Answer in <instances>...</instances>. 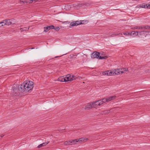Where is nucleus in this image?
<instances>
[{
  "instance_id": "72a5a7b5",
  "label": "nucleus",
  "mask_w": 150,
  "mask_h": 150,
  "mask_svg": "<svg viewBox=\"0 0 150 150\" xmlns=\"http://www.w3.org/2000/svg\"><path fill=\"white\" fill-rule=\"evenodd\" d=\"M145 29H150V26L146 25V27L145 28Z\"/></svg>"
},
{
  "instance_id": "393cba45",
  "label": "nucleus",
  "mask_w": 150,
  "mask_h": 150,
  "mask_svg": "<svg viewBox=\"0 0 150 150\" xmlns=\"http://www.w3.org/2000/svg\"><path fill=\"white\" fill-rule=\"evenodd\" d=\"M114 75L113 71H108V76Z\"/></svg>"
},
{
  "instance_id": "4c0bfd02",
  "label": "nucleus",
  "mask_w": 150,
  "mask_h": 150,
  "mask_svg": "<svg viewBox=\"0 0 150 150\" xmlns=\"http://www.w3.org/2000/svg\"><path fill=\"white\" fill-rule=\"evenodd\" d=\"M1 25V24H0V25Z\"/></svg>"
},
{
  "instance_id": "c756f323",
  "label": "nucleus",
  "mask_w": 150,
  "mask_h": 150,
  "mask_svg": "<svg viewBox=\"0 0 150 150\" xmlns=\"http://www.w3.org/2000/svg\"><path fill=\"white\" fill-rule=\"evenodd\" d=\"M146 27V25H143L140 26L141 30L145 29V28Z\"/></svg>"
},
{
  "instance_id": "20e7f679",
  "label": "nucleus",
  "mask_w": 150,
  "mask_h": 150,
  "mask_svg": "<svg viewBox=\"0 0 150 150\" xmlns=\"http://www.w3.org/2000/svg\"><path fill=\"white\" fill-rule=\"evenodd\" d=\"M74 75L70 74L67 75L65 77L66 82L71 81L74 80Z\"/></svg>"
},
{
  "instance_id": "b1692460",
  "label": "nucleus",
  "mask_w": 150,
  "mask_h": 150,
  "mask_svg": "<svg viewBox=\"0 0 150 150\" xmlns=\"http://www.w3.org/2000/svg\"><path fill=\"white\" fill-rule=\"evenodd\" d=\"M149 35H150V31H145V37H146Z\"/></svg>"
},
{
  "instance_id": "f03ea898",
  "label": "nucleus",
  "mask_w": 150,
  "mask_h": 150,
  "mask_svg": "<svg viewBox=\"0 0 150 150\" xmlns=\"http://www.w3.org/2000/svg\"><path fill=\"white\" fill-rule=\"evenodd\" d=\"M103 103V101L102 100H100L96 101H95L92 103L93 107H96L98 106H100Z\"/></svg>"
},
{
  "instance_id": "f704fd0d",
  "label": "nucleus",
  "mask_w": 150,
  "mask_h": 150,
  "mask_svg": "<svg viewBox=\"0 0 150 150\" xmlns=\"http://www.w3.org/2000/svg\"><path fill=\"white\" fill-rule=\"evenodd\" d=\"M104 113H108L110 112V110H106L104 111Z\"/></svg>"
},
{
  "instance_id": "2f4dec72",
  "label": "nucleus",
  "mask_w": 150,
  "mask_h": 150,
  "mask_svg": "<svg viewBox=\"0 0 150 150\" xmlns=\"http://www.w3.org/2000/svg\"><path fill=\"white\" fill-rule=\"evenodd\" d=\"M145 72L146 73H150V69H149L145 70Z\"/></svg>"
},
{
  "instance_id": "c85d7f7f",
  "label": "nucleus",
  "mask_w": 150,
  "mask_h": 150,
  "mask_svg": "<svg viewBox=\"0 0 150 150\" xmlns=\"http://www.w3.org/2000/svg\"><path fill=\"white\" fill-rule=\"evenodd\" d=\"M53 29H54L56 31H58L60 29V28L58 27H55L54 26V28Z\"/></svg>"
},
{
  "instance_id": "ddd939ff",
  "label": "nucleus",
  "mask_w": 150,
  "mask_h": 150,
  "mask_svg": "<svg viewBox=\"0 0 150 150\" xmlns=\"http://www.w3.org/2000/svg\"><path fill=\"white\" fill-rule=\"evenodd\" d=\"M65 77L64 76H61L58 78V81L60 82H65Z\"/></svg>"
},
{
  "instance_id": "9b49d317",
  "label": "nucleus",
  "mask_w": 150,
  "mask_h": 150,
  "mask_svg": "<svg viewBox=\"0 0 150 150\" xmlns=\"http://www.w3.org/2000/svg\"><path fill=\"white\" fill-rule=\"evenodd\" d=\"M114 75H115L119 74H121L120 69H117L113 71Z\"/></svg>"
},
{
  "instance_id": "6ab92c4d",
  "label": "nucleus",
  "mask_w": 150,
  "mask_h": 150,
  "mask_svg": "<svg viewBox=\"0 0 150 150\" xmlns=\"http://www.w3.org/2000/svg\"><path fill=\"white\" fill-rule=\"evenodd\" d=\"M141 28L140 27V26H137L134 27L132 28L131 29L133 30L135 29L141 30Z\"/></svg>"
},
{
  "instance_id": "bb28decb",
  "label": "nucleus",
  "mask_w": 150,
  "mask_h": 150,
  "mask_svg": "<svg viewBox=\"0 0 150 150\" xmlns=\"http://www.w3.org/2000/svg\"><path fill=\"white\" fill-rule=\"evenodd\" d=\"M102 74L104 75L108 76V71H106L103 72Z\"/></svg>"
},
{
  "instance_id": "412c9836",
  "label": "nucleus",
  "mask_w": 150,
  "mask_h": 150,
  "mask_svg": "<svg viewBox=\"0 0 150 150\" xmlns=\"http://www.w3.org/2000/svg\"><path fill=\"white\" fill-rule=\"evenodd\" d=\"M108 57L107 56H99V57L98 59H105L108 58Z\"/></svg>"
},
{
  "instance_id": "1a4fd4ad",
  "label": "nucleus",
  "mask_w": 150,
  "mask_h": 150,
  "mask_svg": "<svg viewBox=\"0 0 150 150\" xmlns=\"http://www.w3.org/2000/svg\"><path fill=\"white\" fill-rule=\"evenodd\" d=\"M131 35L133 37H135L136 36H138L139 37V32H135L134 31H132L130 33Z\"/></svg>"
},
{
  "instance_id": "4468645a",
  "label": "nucleus",
  "mask_w": 150,
  "mask_h": 150,
  "mask_svg": "<svg viewBox=\"0 0 150 150\" xmlns=\"http://www.w3.org/2000/svg\"><path fill=\"white\" fill-rule=\"evenodd\" d=\"M49 143V142H47L43 143L42 144H41L39 145L38 146V148H39L42 147V146H45L47 144Z\"/></svg>"
},
{
  "instance_id": "f257e3e1",
  "label": "nucleus",
  "mask_w": 150,
  "mask_h": 150,
  "mask_svg": "<svg viewBox=\"0 0 150 150\" xmlns=\"http://www.w3.org/2000/svg\"><path fill=\"white\" fill-rule=\"evenodd\" d=\"M34 86L33 83L32 81L25 82L21 84L18 87V89L17 87L13 86L12 87V94L13 96H16L17 95V92L18 91L21 92H28L32 89Z\"/></svg>"
},
{
  "instance_id": "0eeeda50",
  "label": "nucleus",
  "mask_w": 150,
  "mask_h": 150,
  "mask_svg": "<svg viewBox=\"0 0 150 150\" xmlns=\"http://www.w3.org/2000/svg\"><path fill=\"white\" fill-rule=\"evenodd\" d=\"M5 20L6 22V25H9L12 24H13L14 23L13 21V20L8 19Z\"/></svg>"
},
{
  "instance_id": "39448f33",
  "label": "nucleus",
  "mask_w": 150,
  "mask_h": 150,
  "mask_svg": "<svg viewBox=\"0 0 150 150\" xmlns=\"http://www.w3.org/2000/svg\"><path fill=\"white\" fill-rule=\"evenodd\" d=\"M100 55V53L99 52L95 51L91 54V57L92 58H96L98 59Z\"/></svg>"
},
{
  "instance_id": "f3484780",
  "label": "nucleus",
  "mask_w": 150,
  "mask_h": 150,
  "mask_svg": "<svg viewBox=\"0 0 150 150\" xmlns=\"http://www.w3.org/2000/svg\"><path fill=\"white\" fill-rule=\"evenodd\" d=\"M87 140H88L87 139H86V138H83V137L79 139H78V140H79V142H85V141H86Z\"/></svg>"
},
{
  "instance_id": "aec40b11",
  "label": "nucleus",
  "mask_w": 150,
  "mask_h": 150,
  "mask_svg": "<svg viewBox=\"0 0 150 150\" xmlns=\"http://www.w3.org/2000/svg\"><path fill=\"white\" fill-rule=\"evenodd\" d=\"M6 22L5 20H4L2 22H0V24H1V25H0V27L3 26L5 25H6Z\"/></svg>"
},
{
  "instance_id": "7c9ffc66",
  "label": "nucleus",
  "mask_w": 150,
  "mask_h": 150,
  "mask_svg": "<svg viewBox=\"0 0 150 150\" xmlns=\"http://www.w3.org/2000/svg\"><path fill=\"white\" fill-rule=\"evenodd\" d=\"M81 21V22L82 23H83L82 24H85V23H87L88 22V21L87 20L82 21Z\"/></svg>"
},
{
  "instance_id": "dca6fc26",
  "label": "nucleus",
  "mask_w": 150,
  "mask_h": 150,
  "mask_svg": "<svg viewBox=\"0 0 150 150\" xmlns=\"http://www.w3.org/2000/svg\"><path fill=\"white\" fill-rule=\"evenodd\" d=\"M145 31L144 30L139 32V36L140 35H143L145 37Z\"/></svg>"
},
{
  "instance_id": "a878e982",
  "label": "nucleus",
  "mask_w": 150,
  "mask_h": 150,
  "mask_svg": "<svg viewBox=\"0 0 150 150\" xmlns=\"http://www.w3.org/2000/svg\"><path fill=\"white\" fill-rule=\"evenodd\" d=\"M29 28L28 27H25L23 28H21V31H23L24 30L27 31L29 29Z\"/></svg>"
},
{
  "instance_id": "c9c22d12",
  "label": "nucleus",
  "mask_w": 150,
  "mask_h": 150,
  "mask_svg": "<svg viewBox=\"0 0 150 150\" xmlns=\"http://www.w3.org/2000/svg\"><path fill=\"white\" fill-rule=\"evenodd\" d=\"M4 135H1V136H0V139H1V138L4 136Z\"/></svg>"
},
{
  "instance_id": "423d86ee",
  "label": "nucleus",
  "mask_w": 150,
  "mask_h": 150,
  "mask_svg": "<svg viewBox=\"0 0 150 150\" xmlns=\"http://www.w3.org/2000/svg\"><path fill=\"white\" fill-rule=\"evenodd\" d=\"M83 23H82L81 21H76L75 22H73L71 23L70 24V26H73L76 25H78L81 24H82Z\"/></svg>"
},
{
  "instance_id": "4be33fe9",
  "label": "nucleus",
  "mask_w": 150,
  "mask_h": 150,
  "mask_svg": "<svg viewBox=\"0 0 150 150\" xmlns=\"http://www.w3.org/2000/svg\"><path fill=\"white\" fill-rule=\"evenodd\" d=\"M74 80H79L81 79H82V78L80 76L76 77L74 75Z\"/></svg>"
},
{
  "instance_id": "e433bc0d",
  "label": "nucleus",
  "mask_w": 150,
  "mask_h": 150,
  "mask_svg": "<svg viewBox=\"0 0 150 150\" xmlns=\"http://www.w3.org/2000/svg\"><path fill=\"white\" fill-rule=\"evenodd\" d=\"M148 6L149 8H150V4H148Z\"/></svg>"
},
{
  "instance_id": "9d476101",
  "label": "nucleus",
  "mask_w": 150,
  "mask_h": 150,
  "mask_svg": "<svg viewBox=\"0 0 150 150\" xmlns=\"http://www.w3.org/2000/svg\"><path fill=\"white\" fill-rule=\"evenodd\" d=\"M70 143L71 144V145L75 144L76 143L79 142V140H78V139H76L74 140H70Z\"/></svg>"
},
{
  "instance_id": "f8f14e48",
  "label": "nucleus",
  "mask_w": 150,
  "mask_h": 150,
  "mask_svg": "<svg viewBox=\"0 0 150 150\" xmlns=\"http://www.w3.org/2000/svg\"><path fill=\"white\" fill-rule=\"evenodd\" d=\"M120 70L121 71V74L126 73L128 71L127 69L125 68L120 69Z\"/></svg>"
},
{
  "instance_id": "2eb2a0df",
  "label": "nucleus",
  "mask_w": 150,
  "mask_h": 150,
  "mask_svg": "<svg viewBox=\"0 0 150 150\" xmlns=\"http://www.w3.org/2000/svg\"><path fill=\"white\" fill-rule=\"evenodd\" d=\"M148 4H141V7L142 8H149L148 6Z\"/></svg>"
},
{
  "instance_id": "7ed1b4c3",
  "label": "nucleus",
  "mask_w": 150,
  "mask_h": 150,
  "mask_svg": "<svg viewBox=\"0 0 150 150\" xmlns=\"http://www.w3.org/2000/svg\"><path fill=\"white\" fill-rule=\"evenodd\" d=\"M116 97V96H110L107 97L106 98H104L102 99V100L104 103L105 102H109L112 100L114 99Z\"/></svg>"
},
{
  "instance_id": "5701e85b",
  "label": "nucleus",
  "mask_w": 150,
  "mask_h": 150,
  "mask_svg": "<svg viewBox=\"0 0 150 150\" xmlns=\"http://www.w3.org/2000/svg\"><path fill=\"white\" fill-rule=\"evenodd\" d=\"M64 144L65 145H71V144L70 143V140H68V141H66L64 143Z\"/></svg>"
},
{
  "instance_id": "6e6552de",
  "label": "nucleus",
  "mask_w": 150,
  "mask_h": 150,
  "mask_svg": "<svg viewBox=\"0 0 150 150\" xmlns=\"http://www.w3.org/2000/svg\"><path fill=\"white\" fill-rule=\"evenodd\" d=\"M54 28V26L53 25H51L50 26H47V27H45L44 28V31L45 32H47L50 29H52Z\"/></svg>"
},
{
  "instance_id": "a211bd4d",
  "label": "nucleus",
  "mask_w": 150,
  "mask_h": 150,
  "mask_svg": "<svg viewBox=\"0 0 150 150\" xmlns=\"http://www.w3.org/2000/svg\"><path fill=\"white\" fill-rule=\"evenodd\" d=\"M92 107V104H88L86 106L85 109H88L91 108Z\"/></svg>"
},
{
  "instance_id": "473e14b6",
  "label": "nucleus",
  "mask_w": 150,
  "mask_h": 150,
  "mask_svg": "<svg viewBox=\"0 0 150 150\" xmlns=\"http://www.w3.org/2000/svg\"><path fill=\"white\" fill-rule=\"evenodd\" d=\"M136 8H142L141 7V4L137 5V6H136Z\"/></svg>"
},
{
  "instance_id": "cd10ccee",
  "label": "nucleus",
  "mask_w": 150,
  "mask_h": 150,
  "mask_svg": "<svg viewBox=\"0 0 150 150\" xmlns=\"http://www.w3.org/2000/svg\"><path fill=\"white\" fill-rule=\"evenodd\" d=\"M123 34L125 35H131L130 33L128 32L124 33Z\"/></svg>"
}]
</instances>
